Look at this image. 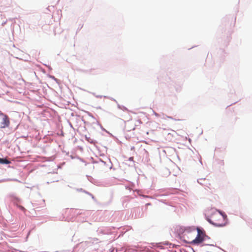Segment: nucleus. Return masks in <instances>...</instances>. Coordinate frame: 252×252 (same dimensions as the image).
<instances>
[{
    "label": "nucleus",
    "instance_id": "nucleus-4",
    "mask_svg": "<svg viewBox=\"0 0 252 252\" xmlns=\"http://www.w3.org/2000/svg\"><path fill=\"white\" fill-rule=\"evenodd\" d=\"M11 163V161L8 160L7 158H0V164H9Z\"/></svg>",
    "mask_w": 252,
    "mask_h": 252
},
{
    "label": "nucleus",
    "instance_id": "nucleus-2",
    "mask_svg": "<svg viewBox=\"0 0 252 252\" xmlns=\"http://www.w3.org/2000/svg\"><path fill=\"white\" fill-rule=\"evenodd\" d=\"M206 237L205 234L201 230L197 229V235L191 243L194 244H199L202 243Z\"/></svg>",
    "mask_w": 252,
    "mask_h": 252
},
{
    "label": "nucleus",
    "instance_id": "nucleus-3",
    "mask_svg": "<svg viewBox=\"0 0 252 252\" xmlns=\"http://www.w3.org/2000/svg\"><path fill=\"white\" fill-rule=\"evenodd\" d=\"M1 115L3 116L2 122L1 123L0 127L1 128L8 127L10 125V121L8 117L1 113Z\"/></svg>",
    "mask_w": 252,
    "mask_h": 252
},
{
    "label": "nucleus",
    "instance_id": "nucleus-1",
    "mask_svg": "<svg viewBox=\"0 0 252 252\" xmlns=\"http://www.w3.org/2000/svg\"><path fill=\"white\" fill-rule=\"evenodd\" d=\"M226 215L220 212H215L212 214L209 221L215 226H223L226 224Z\"/></svg>",
    "mask_w": 252,
    "mask_h": 252
},
{
    "label": "nucleus",
    "instance_id": "nucleus-5",
    "mask_svg": "<svg viewBox=\"0 0 252 252\" xmlns=\"http://www.w3.org/2000/svg\"><path fill=\"white\" fill-rule=\"evenodd\" d=\"M18 207H19V208H20L22 211H23V212H25V211H26V209H25L24 207H23V206H20V205H19V206H18Z\"/></svg>",
    "mask_w": 252,
    "mask_h": 252
}]
</instances>
